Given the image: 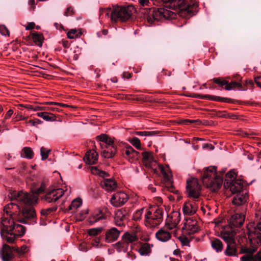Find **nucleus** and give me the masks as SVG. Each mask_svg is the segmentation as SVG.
Segmentation results:
<instances>
[{
	"mask_svg": "<svg viewBox=\"0 0 261 261\" xmlns=\"http://www.w3.org/2000/svg\"><path fill=\"white\" fill-rule=\"evenodd\" d=\"M35 27V23L33 22L28 23L25 26L26 30H30L33 29Z\"/></svg>",
	"mask_w": 261,
	"mask_h": 261,
	"instance_id": "nucleus-63",
	"label": "nucleus"
},
{
	"mask_svg": "<svg viewBox=\"0 0 261 261\" xmlns=\"http://www.w3.org/2000/svg\"><path fill=\"white\" fill-rule=\"evenodd\" d=\"M45 189H46V185L44 183L42 182L41 184L40 188H37V189H34L32 190L33 194H28L30 195L36 196L38 198V195H39L40 194L42 193L44 191Z\"/></svg>",
	"mask_w": 261,
	"mask_h": 261,
	"instance_id": "nucleus-45",
	"label": "nucleus"
},
{
	"mask_svg": "<svg viewBox=\"0 0 261 261\" xmlns=\"http://www.w3.org/2000/svg\"><path fill=\"white\" fill-rule=\"evenodd\" d=\"M144 224L148 228H152L160 225L163 219V210L156 208L155 210H146Z\"/></svg>",
	"mask_w": 261,
	"mask_h": 261,
	"instance_id": "nucleus-6",
	"label": "nucleus"
},
{
	"mask_svg": "<svg viewBox=\"0 0 261 261\" xmlns=\"http://www.w3.org/2000/svg\"><path fill=\"white\" fill-rule=\"evenodd\" d=\"M237 176V173L234 170L230 171L225 175V182H231L236 180Z\"/></svg>",
	"mask_w": 261,
	"mask_h": 261,
	"instance_id": "nucleus-44",
	"label": "nucleus"
},
{
	"mask_svg": "<svg viewBox=\"0 0 261 261\" xmlns=\"http://www.w3.org/2000/svg\"><path fill=\"white\" fill-rule=\"evenodd\" d=\"M0 33H1L3 35L9 36L10 32L5 25H1Z\"/></svg>",
	"mask_w": 261,
	"mask_h": 261,
	"instance_id": "nucleus-58",
	"label": "nucleus"
},
{
	"mask_svg": "<svg viewBox=\"0 0 261 261\" xmlns=\"http://www.w3.org/2000/svg\"><path fill=\"white\" fill-rule=\"evenodd\" d=\"M82 203V201L81 198H76L74 199L71 204L69 206V210H75L79 207Z\"/></svg>",
	"mask_w": 261,
	"mask_h": 261,
	"instance_id": "nucleus-47",
	"label": "nucleus"
},
{
	"mask_svg": "<svg viewBox=\"0 0 261 261\" xmlns=\"http://www.w3.org/2000/svg\"><path fill=\"white\" fill-rule=\"evenodd\" d=\"M171 233L165 227L160 228L155 233V238L158 241L162 242L168 241L171 239Z\"/></svg>",
	"mask_w": 261,
	"mask_h": 261,
	"instance_id": "nucleus-23",
	"label": "nucleus"
},
{
	"mask_svg": "<svg viewBox=\"0 0 261 261\" xmlns=\"http://www.w3.org/2000/svg\"><path fill=\"white\" fill-rule=\"evenodd\" d=\"M102 149L101 155L105 158H111L114 156L117 152V148L115 146H103L100 145Z\"/></svg>",
	"mask_w": 261,
	"mask_h": 261,
	"instance_id": "nucleus-28",
	"label": "nucleus"
},
{
	"mask_svg": "<svg viewBox=\"0 0 261 261\" xmlns=\"http://www.w3.org/2000/svg\"><path fill=\"white\" fill-rule=\"evenodd\" d=\"M98 153L94 150H90L87 151L84 158L85 163L89 165L95 164L98 160Z\"/></svg>",
	"mask_w": 261,
	"mask_h": 261,
	"instance_id": "nucleus-27",
	"label": "nucleus"
},
{
	"mask_svg": "<svg viewBox=\"0 0 261 261\" xmlns=\"http://www.w3.org/2000/svg\"><path fill=\"white\" fill-rule=\"evenodd\" d=\"M45 103L46 105L59 106H60L62 107H72L71 106H69V105H68L66 104H64L63 103L57 102H53V101L46 102Z\"/></svg>",
	"mask_w": 261,
	"mask_h": 261,
	"instance_id": "nucleus-60",
	"label": "nucleus"
},
{
	"mask_svg": "<svg viewBox=\"0 0 261 261\" xmlns=\"http://www.w3.org/2000/svg\"><path fill=\"white\" fill-rule=\"evenodd\" d=\"M17 222L16 221L13 227L11 228L10 232H13L17 237H22L25 233V229L24 226L17 224Z\"/></svg>",
	"mask_w": 261,
	"mask_h": 261,
	"instance_id": "nucleus-33",
	"label": "nucleus"
},
{
	"mask_svg": "<svg viewBox=\"0 0 261 261\" xmlns=\"http://www.w3.org/2000/svg\"><path fill=\"white\" fill-rule=\"evenodd\" d=\"M236 88H241L242 84L236 82H231L230 83L228 82L227 85L226 87H224V89L226 90H231L232 89H235Z\"/></svg>",
	"mask_w": 261,
	"mask_h": 261,
	"instance_id": "nucleus-46",
	"label": "nucleus"
},
{
	"mask_svg": "<svg viewBox=\"0 0 261 261\" xmlns=\"http://www.w3.org/2000/svg\"><path fill=\"white\" fill-rule=\"evenodd\" d=\"M182 228L189 234L195 233L199 230L197 221L193 218L187 219Z\"/></svg>",
	"mask_w": 261,
	"mask_h": 261,
	"instance_id": "nucleus-20",
	"label": "nucleus"
},
{
	"mask_svg": "<svg viewBox=\"0 0 261 261\" xmlns=\"http://www.w3.org/2000/svg\"><path fill=\"white\" fill-rule=\"evenodd\" d=\"M13 247L4 244L0 252V255L3 261H10L13 259L14 255Z\"/></svg>",
	"mask_w": 261,
	"mask_h": 261,
	"instance_id": "nucleus-22",
	"label": "nucleus"
},
{
	"mask_svg": "<svg viewBox=\"0 0 261 261\" xmlns=\"http://www.w3.org/2000/svg\"><path fill=\"white\" fill-rule=\"evenodd\" d=\"M254 80L256 85L261 88V76L255 77Z\"/></svg>",
	"mask_w": 261,
	"mask_h": 261,
	"instance_id": "nucleus-64",
	"label": "nucleus"
},
{
	"mask_svg": "<svg viewBox=\"0 0 261 261\" xmlns=\"http://www.w3.org/2000/svg\"><path fill=\"white\" fill-rule=\"evenodd\" d=\"M130 143L135 147L137 149L141 150V144L140 140L137 137H133L128 140Z\"/></svg>",
	"mask_w": 261,
	"mask_h": 261,
	"instance_id": "nucleus-48",
	"label": "nucleus"
},
{
	"mask_svg": "<svg viewBox=\"0 0 261 261\" xmlns=\"http://www.w3.org/2000/svg\"><path fill=\"white\" fill-rule=\"evenodd\" d=\"M180 213L177 211H173L168 215L165 222V226L169 230L176 228L180 221Z\"/></svg>",
	"mask_w": 261,
	"mask_h": 261,
	"instance_id": "nucleus-12",
	"label": "nucleus"
},
{
	"mask_svg": "<svg viewBox=\"0 0 261 261\" xmlns=\"http://www.w3.org/2000/svg\"><path fill=\"white\" fill-rule=\"evenodd\" d=\"M97 139L100 141L102 142V144H100L103 146H115L114 140L110 138L108 135L102 134L97 136Z\"/></svg>",
	"mask_w": 261,
	"mask_h": 261,
	"instance_id": "nucleus-34",
	"label": "nucleus"
},
{
	"mask_svg": "<svg viewBox=\"0 0 261 261\" xmlns=\"http://www.w3.org/2000/svg\"><path fill=\"white\" fill-rule=\"evenodd\" d=\"M247 197L243 194H239L234 196L232 203L237 205H241L245 203L247 201Z\"/></svg>",
	"mask_w": 261,
	"mask_h": 261,
	"instance_id": "nucleus-36",
	"label": "nucleus"
},
{
	"mask_svg": "<svg viewBox=\"0 0 261 261\" xmlns=\"http://www.w3.org/2000/svg\"><path fill=\"white\" fill-rule=\"evenodd\" d=\"M121 152L123 156L131 163H135L139 159V152L130 146L125 147L122 149Z\"/></svg>",
	"mask_w": 261,
	"mask_h": 261,
	"instance_id": "nucleus-15",
	"label": "nucleus"
},
{
	"mask_svg": "<svg viewBox=\"0 0 261 261\" xmlns=\"http://www.w3.org/2000/svg\"><path fill=\"white\" fill-rule=\"evenodd\" d=\"M102 228H93L88 230V233L90 236H96L101 232Z\"/></svg>",
	"mask_w": 261,
	"mask_h": 261,
	"instance_id": "nucleus-54",
	"label": "nucleus"
},
{
	"mask_svg": "<svg viewBox=\"0 0 261 261\" xmlns=\"http://www.w3.org/2000/svg\"><path fill=\"white\" fill-rule=\"evenodd\" d=\"M101 187L108 192L115 190L117 187L116 181L112 178H104L100 182Z\"/></svg>",
	"mask_w": 261,
	"mask_h": 261,
	"instance_id": "nucleus-25",
	"label": "nucleus"
},
{
	"mask_svg": "<svg viewBox=\"0 0 261 261\" xmlns=\"http://www.w3.org/2000/svg\"><path fill=\"white\" fill-rule=\"evenodd\" d=\"M143 157V163L147 168H151L154 163L153 159L151 153L149 151L143 152L142 153Z\"/></svg>",
	"mask_w": 261,
	"mask_h": 261,
	"instance_id": "nucleus-31",
	"label": "nucleus"
},
{
	"mask_svg": "<svg viewBox=\"0 0 261 261\" xmlns=\"http://www.w3.org/2000/svg\"><path fill=\"white\" fill-rule=\"evenodd\" d=\"M195 97L200 98L201 99H206L210 100L215 101H219V102H227V103H231L232 102V99L228 98L221 97L220 96H216L211 95H197L195 96Z\"/></svg>",
	"mask_w": 261,
	"mask_h": 261,
	"instance_id": "nucleus-29",
	"label": "nucleus"
},
{
	"mask_svg": "<svg viewBox=\"0 0 261 261\" xmlns=\"http://www.w3.org/2000/svg\"><path fill=\"white\" fill-rule=\"evenodd\" d=\"M256 244H251L252 246L250 247L241 248L240 253L244 254L240 258L241 261H261V251L254 254L257 249Z\"/></svg>",
	"mask_w": 261,
	"mask_h": 261,
	"instance_id": "nucleus-7",
	"label": "nucleus"
},
{
	"mask_svg": "<svg viewBox=\"0 0 261 261\" xmlns=\"http://www.w3.org/2000/svg\"><path fill=\"white\" fill-rule=\"evenodd\" d=\"M213 82L222 87L223 86L226 87L227 85L228 81L223 77H217L213 79Z\"/></svg>",
	"mask_w": 261,
	"mask_h": 261,
	"instance_id": "nucleus-51",
	"label": "nucleus"
},
{
	"mask_svg": "<svg viewBox=\"0 0 261 261\" xmlns=\"http://www.w3.org/2000/svg\"><path fill=\"white\" fill-rule=\"evenodd\" d=\"M201 179L203 184L214 192L221 188L223 181L222 177L218 175L216 168L214 166L204 169L201 175Z\"/></svg>",
	"mask_w": 261,
	"mask_h": 261,
	"instance_id": "nucleus-3",
	"label": "nucleus"
},
{
	"mask_svg": "<svg viewBox=\"0 0 261 261\" xmlns=\"http://www.w3.org/2000/svg\"><path fill=\"white\" fill-rule=\"evenodd\" d=\"M159 170L162 174L166 186L169 191L175 193L173 186V179L171 170L168 165H158Z\"/></svg>",
	"mask_w": 261,
	"mask_h": 261,
	"instance_id": "nucleus-9",
	"label": "nucleus"
},
{
	"mask_svg": "<svg viewBox=\"0 0 261 261\" xmlns=\"http://www.w3.org/2000/svg\"><path fill=\"white\" fill-rule=\"evenodd\" d=\"M123 240L128 245L138 240V237L135 233L125 232L122 237Z\"/></svg>",
	"mask_w": 261,
	"mask_h": 261,
	"instance_id": "nucleus-35",
	"label": "nucleus"
},
{
	"mask_svg": "<svg viewBox=\"0 0 261 261\" xmlns=\"http://www.w3.org/2000/svg\"><path fill=\"white\" fill-rule=\"evenodd\" d=\"M236 242L227 243V247L225 250V254L226 256H234L237 255V249Z\"/></svg>",
	"mask_w": 261,
	"mask_h": 261,
	"instance_id": "nucleus-32",
	"label": "nucleus"
},
{
	"mask_svg": "<svg viewBox=\"0 0 261 261\" xmlns=\"http://www.w3.org/2000/svg\"><path fill=\"white\" fill-rule=\"evenodd\" d=\"M13 249L19 255H21L27 251V247L25 245H23L20 248L13 247Z\"/></svg>",
	"mask_w": 261,
	"mask_h": 261,
	"instance_id": "nucleus-55",
	"label": "nucleus"
},
{
	"mask_svg": "<svg viewBox=\"0 0 261 261\" xmlns=\"http://www.w3.org/2000/svg\"><path fill=\"white\" fill-rule=\"evenodd\" d=\"M255 216L259 221L257 222L256 227L253 230L249 229L248 232V238L251 244H258L261 243V233L258 232L261 231V211H258L255 213Z\"/></svg>",
	"mask_w": 261,
	"mask_h": 261,
	"instance_id": "nucleus-8",
	"label": "nucleus"
},
{
	"mask_svg": "<svg viewBox=\"0 0 261 261\" xmlns=\"http://www.w3.org/2000/svg\"><path fill=\"white\" fill-rule=\"evenodd\" d=\"M138 4L141 9L147 11V13L150 12V9H152V2L149 0H138Z\"/></svg>",
	"mask_w": 261,
	"mask_h": 261,
	"instance_id": "nucleus-38",
	"label": "nucleus"
},
{
	"mask_svg": "<svg viewBox=\"0 0 261 261\" xmlns=\"http://www.w3.org/2000/svg\"><path fill=\"white\" fill-rule=\"evenodd\" d=\"M14 198L19 201L21 204L20 212L17 216V220L19 222L27 223V220L34 218L36 216L35 209L33 205L37 202L36 196L29 195L28 193L20 191L14 195Z\"/></svg>",
	"mask_w": 261,
	"mask_h": 261,
	"instance_id": "nucleus-1",
	"label": "nucleus"
},
{
	"mask_svg": "<svg viewBox=\"0 0 261 261\" xmlns=\"http://www.w3.org/2000/svg\"><path fill=\"white\" fill-rule=\"evenodd\" d=\"M120 231L116 228L112 227L108 230L106 232V241L107 243H111L116 241L119 238Z\"/></svg>",
	"mask_w": 261,
	"mask_h": 261,
	"instance_id": "nucleus-26",
	"label": "nucleus"
},
{
	"mask_svg": "<svg viewBox=\"0 0 261 261\" xmlns=\"http://www.w3.org/2000/svg\"><path fill=\"white\" fill-rule=\"evenodd\" d=\"M64 191L61 188L54 189L49 191L44 196L47 202H56L64 194Z\"/></svg>",
	"mask_w": 261,
	"mask_h": 261,
	"instance_id": "nucleus-16",
	"label": "nucleus"
},
{
	"mask_svg": "<svg viewBox=\"0 0 261 261\" xmlns=\"http://www.w3.org/2000/svg\"><path fill=\"white\" fill-rule=\"evenodd\" d=\"M198 209V206L195 201L188 200L183 204L182 212L184 215L192 216L195 214Z\"/></svg>",
	"mask_w": 261,
	"mask_h": 261,
	"instance_id": "nucleus-19",
	"label": "nucleus"
},
{
	"mask_svg": "<svg viewBox=\"0 0 261 261\" xmlns=\"http://www.w3.org/2000/svg\"><path fill=\"white\" fill-rule=\"evenodd\" d=\"M6 232L7 234L5 237V239L6 240V241L8 243H14L16 237H17V236L15 234H14L13 232L10 231V232Z\"/></svg>",
	"mask_w": 261,
	"mask_h": 261,
	"instance_id": "nucleus-52",
	"label": "nucleus"
},
{
	"mask_svg": "<svg viewBox=\"0 0 261 261\" xmlns=\"http://www.w3.org/2000/svg\"><path fill=\"white\" fill-rule=\"evenodd\" d=\"M34 106H35V105H29V104H27V105L19 104V105H18V107H23V108H24L29 110H32L33 111H34Z\"/></svg>",
	"mask_w": 261,
	"mask_h": 261,
	"instance_id": "nucleus-62",
	"label": "nucleus"
},
{
	"mask_svg": "<svg viewBox=\"0 0 261 261\" xmlns=\"http://www.w3.org/2000/svg\"><path fill=\"white\" fill-rule=\"evenodd\" d=\"M245 221V216L242 214H235L229 219V226L232 227H240Z\"/></svg>",
	"mask_w": 261,
	"mask_h": 261,
	"instance_id": "nucleus-24",
	"label": "nucleus"
},
{
	"mask_svg": "<svg viewBox=\"0 0 261 261\" xmlns=\"http://www.w3.org/2000/svg\"><path fill=\"white\" fill-rule=\"evenodd\" d=\"M15 117L14 118L15 121L26 120L28 117L22 115L20 113L18 112L15 114Z\"/></svg>",
	"mask_w": 261,
	"mask_h": 261,
	"instance_id": "nucleus-59",
	"label": "nucleus"
},
{
	"mask_svg": "<svg viewBox=\"0 0 261 261\" xmlns=\"http://www.w3.org/2000/svg\"><path fill=\"white\" fill-rule=\"evenodd\" d=\"M126 212L123 209L118 210L115 214V223L116 225L121 226L124 225Z\"/></svg>",
	"mask_w": 261,
	"mask_h": 261,
	"instance_id": "nucleus-30",
	"label": "nucleus"
},
{
	"mask_svg": "<svg viewBox=\"0 0 261 261\" xmlns=\"http://www.w3.org/2000/svg\"><path fill=\"white\" fill-rule=\"evenodd\" d=\"M167 7L178 11L180 16L190 18L198 11V5L196 3H188L186 0H161Z\"/></svg>",
	"mask_w": 261,
	"mask_h": 261,
	"instance_id": "nucleus-2",
	"label": "nucleus"
},
{
	"mask_svg": "<svg viewBox=\"0 0 261 261\" xmlns=\"http://www.w3.org/2000/svg\"><path fill=\"white\" fill-rule=\"evenodd\" d=\"M236 232L230 226L225 227L221 232L220 236L226 243L236 242Z\"/></svg>",
	"mask_w": 261,
	"mask_h": 261,
	"instance_id": "nucleus-18",
	"label": "nucleus"
},
{
	"mask_svg": "<svg viewBox=\"0 0 261 261\" xmlns=\"http://www.w3.org/2000/svg\"><path fill=\"white\" fill-rule=\"evenodd\" d=\"M49 151L50 150H48L44 147L41 148L40 152L42 160H45L48 158Z\"/></svg>",
	"mask_w": 261,
	"mask_h": 261,
	"instance_id": "nucleus-56",
	"label": "nucleus"
},
{
	"mask_svg": "<svg viewBox=\"0 0 261 261\" xmlns=\"http://www.w3.org/2000/svg\"><path fill=\"white\" fill-rule=\"evenodd\" d=\"M134 8L132 6L122 7L117 5L113 6L112 8H109L103 11V12L110 17L112 21H117L121 20L125 21L127 20L132 15Z\"/></svg>",
	"mask_w": 261,
	"mask_h": 261,
	"instance_id": "nucleus-4",
	"label": "nucleus"
},
{
	"mask_svg": "<svg viewBox=\"0 0 261 261\" xmlns=\"http://www.w3.org/2000/svg\"><path fill=\"white\" fill-rule=\"evenodd\" d=\"M212 248L217 252H221L223 250V245L221 241L218 239H215L211 241Z\"/></svg>",
	"mask_w": 261,
	"mask_h": 261,
	"instance_id": "nucleus-40",
	"label": "nucleus"
},
{
	"mask_svg": "<svg viewBox=\"0 0 261 261\" xmlns=\"http://www.w3.org/2000/svg\"><path fill=\"white\" fill-rule=\"evenodd\" d=\"M135 134L136 135L142 136H150L156 134L155 132H135Z\"/></svg>",
	"mask_w": 261,
	"mask_h": 261,
	"instance_id": "nucleus-57",
	"label": "nucleus"
},
{
	"mask_svg": "<svg viewBox=\"0 0 261 261\" xmlns=\"http://www.w3.org/2000/svg\"><path fill=\"white\" fill-rule=\"evenodd\" d=\"M17 220V216H9L4 214L2 218L1 222V231L2 235L5 232H10L11 228L13 227Z\"/></svg>",
	"mask_w": 261,
	"mask_h": 261,
	"instance_id": "nucleus-13",
	"label": "nucleus"
},
{
	"mask_svg": "<svg viewBox=\"0 0 261 261\" xmlns=\"http://www.w3.org/2000/svg\"><path fill=\"white\" fill-rule=\"evenodd\" d=\"M201 186L197 178H192L187 182L186 190L188 196L197 199L200 195Z\"/></svg>",
	"mask_w": 261,
	"mask_h": 261,
	"instance_id": "nucleus-11",
	"label": "nucleus"
},
{
	"mask_svg": "<svg viewBox=\"0 0 261 261\" xmlns=\"http://www.w3.org/2000/svg\"><path fill=\"white\" fill-rule=\"evenodd\" d=\"M111 215L108 208L103 206L95 209L90 215L88 221L92 225L99 220H105Z\"/></svg>",
	"mask_w": 261,
	"mask_h": 261,
	"instance_id": "nucleus-10",
	"label": "nucleus"
},
{
	"mask_svg": "<svg viewBox=\"0 0 261 261\" xmlns=\"http://www.w3.org/2000/svg\"><path fill=\"white\" fill-rule=\"evenodd\" d=\"M128 245L121 238V240L116 243L115 247L118 252H125L127 250Z\"/></svg>",
	"mask_w": 261,
	"mask_h": 261,
	"instance_id": "nucleus-42",
	"label": "nucleus"
},
{
	"mask_svg": "<svg viewBox=\"0 0 261 261\" xmlns=\"http://www.w3.org/2000/svg\"><path fill=\"white\" fill-rule=\"evenodd\" d=\"M18 203L11 202L7 204L4 208L5 214L9 216L16 217L20 212L21 204L19 201L16 200Z\"/></svg>",
	"mask_w": 261,
	"mask_h": 261,
	"instance_id": "nucleus-17",
	"label": "nucleus"
},
{
	"mask_svg": "<svg viewBox=\"0 0 261 261\" xmlns=\"http://www.w3.org/2000/svg\"><path fill=\"white\" fill-rule=\"evenodd\" d=\"M32 40L33 41L39 46H41L44 40L43 35L41 33H32Z\"/></svg>",
	"mask_w": 261,
	"mask_h": 261,
	"instance_id": "nucleus-39",
	"label": "nucleus"
},
{
	"mask_svg": "<svg viewBox=\"0 0 261 261\" xmlns=\"http://www.w3.org/2000/svg\"><path fill=\"white\" fill-rule=\"evenodd\" d=\"M42 123L43 122L41 120L37 118L29 120V121L25 122L26 125H30L34 127H37L38 125Z\"/></svg>",
	"mask_w": 261,
	"mask_h": 261,
	"instance_id": "nucleus-53",
	"label": "nucleus"
},
{
	"mask_svg": "<svg viewBox=\"0 0 261 261\" xmlns=\"http://www.w3.org/2000/svg\"><path fill=\"white\" fill-rule=\"evenodd\" d=\"M74 13V9L72 7H69L66 10L64 15L66 16H71Z\"/></svg>",
	"mask_w": 261,
	"mask_h": 261,
	"instance_id": "nucleus-61",
	"label": "nucleus"
},
{
	"mask_svg": "<svg viewBox=\"0 0 261 261\" xmlns=\"http://www.w3.org/2000/svg\"><path fill=\"white\" fill-rule=\"evenodd\" d=\"M21 156L23 158L32 159L34 156V152L31 148L25 147L21 150Z\"/></svg>",
	"mask_w": 261,
	"mask_h": 261,
	"instance_id": "nucleus-41",
	"label": "nucleus"
},
{
	"mask_svg": "<svg viewBox=\"0 0 261 261\" xmlns=\"http://www.w3.org/2000/svg\"><path fill=\"white\" fill-rule=\"evenodd\" d=\"M176 14L166 8H160L150 9L146 16L147 21L152 24L154 20L162 21L166 19H172L176 17Z\"/></svg>",
	"mask_w": 261,
	"mask_h": 261,
	"instance_id": "nucleus-5",
	"label": "nucleus"
},
{
	"mask_svg": "<svg viewBox=\"0 0 261 261\" xmlns=\"http://www.w3.org/2000/svg\"><path fill=\"white\" fill-rule=\"evenodd\" d=\"M225 188L229 189L232 193H237L241 191L243 187V181L241 179H237L233 181L224 182Z\"/></svg>",
	"mask_w": 261,
	"mask_h": 261,
	"instance_id": "nucleus-21",
	"label": "nucleus"
},
{
	"mask_svg": "<svg viewBox=\"0 0 261 261\" xmlns=\"http://www.w3.org/2000/svg\"><path fill=\"white\" fill-rule=\"evenodd\" d=\"M82 33L81 30L71 29L67 34V37L70 39L80 37Z\"/></svg>",
	"mask_w": 261,
	"mask_h": 261,
	"instance_id": "nucleus-43",
	"label": "nucleus"
},
{
	"mask_svg": "<svg viewBox=\"0 0 261 261\" xmlns=\"http://www.w3.org/2000/svg\"><path fill=\"white\" fill-rule=\"evenodd\" d=\"M129 198L128 196L124 192L120 191L114 193L110 200L111 204L115 207L123 205Z\"/></svg>",
	"mask_w": 261,
	"mask_h": 261,
	"instance_id": "nucleus-14",
	"label": "nucleus"
},
{
	"mask_svg": "<svg viewBox=\"0 0 261 261\" xmlns=\"http://www.w3.org/2000/svg\"><path fill=\"white\" fill-rule=\"evenodd\" d=\"M44 114H45L43 115L42 118L44 120L47 121H55L57 120V116L54 114L47 112H44Z\"/></svg>",
	"mask_w": 261,
	"mask_h": 261,
	"instance_id": "nucleus-49",
	"label": "nucleus"
},
{
	"mask_svg": "<svg viewBox=\"0 0 261 261\" xmlns=\"http://www.w3.org/2000/svg\"><path fill=\"white\" fill-rule=\"evenodd\" d=\"M152 245L148 243H144L142 244L139 248L138 252L141 255H148L151 251V247Z\"/></svg>",
	"mask_w": 261,
	"mask_h": 261,
	"instance_id": "nucleus-37",
	"label": "nucleus"
},
{
	"mask_svg": "<svg viewBox=\"0 0 261 261\" xmlns=\"http://www.w3.org/2000/svg\"><path fill=\"white\" fill-rule=\"evenodd\" d=\"M144 208H141L136 211L133 214V219L135 221L140 220L142 218V214L144 210H146Z\"/></svg>",
	"mask_w": 261,
	"mask_h": 261,
	"instance_id": "nucleus-50",
	"label": "nucleus"
}]
</instances>
